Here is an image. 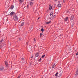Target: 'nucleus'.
Listing matches in <instances>:
<instances>
[{
	"instance_id": "nucleus-1",
	"label": "nucleus",
	"mask_w": 78,
	"mask_h": 78,
	"mask_svg": "<svg viewBox=\"0 0 78 78\" xmlns=\"http://www.w3.org/2000/svg\"><path fill=\"white\" fill-rule=\"evenodd\" d=\"M13 18L14 20L16 21H17V20H18V18L17 17V15L15 14L13 15Z\"/></svg>"
},
{
	"instance_id": "nucleus-2",
	"label": "nucleus",
	"mask_w": 78,
	"mask_h": 78,
	"mask_svg": "<svg viewBox=\"0 0 78 78\" xmlns=\"http://www.w3.org/2000/svg\"><path fill=\"white\" fill-rule=\"evenodd\" d=\"M19 3L20 5H21V4L23 2V0H19Z\"/></svg>"
},
{
	"instance_id": "nucleus-3",
	"label": "nucleus",
	"mask_w": 78,
	"mask_h": 78,
	"mask_svg": "<svg viewBox=\"0 0 78 78\" xmlns=\"http://www.w3.org/2000/svg\"><path fill=\"white\" fill-rule=\"evenodd\" d=\"M4 69V67L3 66H0V71H3Z\"/></svg>"
},
{
	"instance_id": "nucleus-4",
	"label": "nucleus",
	"mask_w": 78,
	"mask_h": 78,
	"mask_svg": "<svg viewBox=\"0 0 78 78\" xmlns=\"http://www.w3.org/2000/svg\"><path fill=\"white\" fill-rule=\"evenodd\" d=\"M15 14V12H12L9 14V15L13 16V15H14V14Z\"/></svg>"
},
{
	"instance_id": "nucleus-5",
	"label": "nucleus",
	"mask_w": 78,
	"mask_h": 78,
	"mask_svg": "<svg viewBox=\"0 0 78 78\" xmlns=\"http://www.w3.org/2000/svg\"><path fill=\"white\" fill-rule=\"evenodd\" d=\"M55 67H56V65L55 63H53L52 66V68H55Z\"/></svg>"
},
{
	"instance_id": "nucleus-6",
	"label": "nucleus",
	"mask_w": 78,
	"mask_h": 78,
	"mask_svg": "<svg viewBox=\"0 0 78 78\" xmlns=\"http://www.w3.org/2000/svg\"><path fill=\"white\" fill-rule=\"evenodd\" d=\"M69 19V17H66V18L64 19V20L65 21H67V20Z\"/></svg>"
},
{
	"instance_id": "nucleus-7",
	"label": "nucleus",
	"mask_w": 78,
	"mask_h": 78,
	"mask_svg": "<svg viewBox=\"0 0 78 78\" xmlns=\"http://www.w3.org/2000/svg\"><path fill=\"white\" fill-rule=\"evenodd\" d=\"M33 4H34L33 2H31L30 3V6H33Z\"/></svg>"
},
{
	"instance_id": "nucleus-8",
	"label": "nucleus",
	"mask_w": 78,
	"mask_h": 78,
	"mask_svg": "<svg viewBox=\"0 0 78 78\" xmlns=\"http://www.w3.org/2000/svg\"><path fill=\"white\" fill-rule=\"evenodd\" d=\"M74 18V17L73 16H72L71 17L70 20H73Z\"/></svg>"
},
{
	"instance_id": "nucleus-9",
	"label": "nucleus",
	"mask_w": 78,
	"mask_h": 78,
	"mask_svg": "<svg viewBox=\"0 0 78 78\" xmlns=\"http://www.w3.org/2000/svg\"><path fill=\"white\" fill-rule=\"evenodd\" d=\"M39 54L36 53L35 54V56L36 57H38L39 56Z\"/></svg>"
},
{
	"instance_id": "nucleus-10",
	"label": "nucleus",
	"mask_w": 78,
	"mask_h": 78,
	"mask_svg": "<svg viewBox=\"0 0 78 78\" xmlns=\"http://www.w3.org/2000/svg\"><path fill=\"white\" fill-rule=\"evenodd\" d=\"M13 8H14V5H11L10 8V9H13Z\"/></svg>"
},
{
	"instance_id": "nucleus-11",
	"label": "nucleus",
	"mask_w": 78,
	"mask_h": 78,
	"mask_svg": "<svg viewBox=\"0 0 78 78\" xmlns=\"http://www.w3.org/2000/svg\"><path fill=\"white\" fill-rule=\"evenodd\" d=\"M5 64L6 65V66H7L8 63V62H7L5 61Z\"/></svg>"
},
{
	"instance_id": "nucleus-12",
	"label": "nucleus",
	"mask_w": 78,
	"mask_h": 78,
	"mask_svg": "<svg viewBox=\"0 0 78 78\" xmlns=\"http://www.w3.org/2000/svg\"><path fill=\"white\" fill-rule=\"evenodd\" d=\"M52 8H53V7H52V6L49 7V10H51V9H52Z\"/></svg>"
},
{
	"instance_id": "nucleus-13",
	"label": "nucleus",
	"mask_w": 78,
	"mask_h": 78,
	"mask_svg": "<svg viewBox=\"0 0 78 78\" xmlns=\"http://www.w3.org/2000/svg\"><path fill=\"white\" fill-rule=\"evenodd\" d=\"M24 24H25V23L24 22H23L22 23L21 26H22V27L23 26V25H24Z\"/></svg>"
},
{
	"instance_id": "nucleus-14",
	"label": "nucleus",
	"mask_w": 78,
	"mask_h": 78,
	"mask_svg": "<svg viewBox=\"0 0 78 78\" xmlns=\"http://www.w3.org/2000/svg\"><path fill=\"white\" fill-rule=\"evenodd\" d=\"M78 75V69L76 71V76H77Z\"/></svg>"
},
{
	"instance_id": "nucleus-15",
	"label": "nucleus",
	"mask_w": 78,
	"mask_h": 78,
	"mask_svg": "<svg viewBox=\"0 0 78 78\" xmlns=\"http://www.w3.org/2000/svg\"><path fill=\"white\" fill-rule=\"evenodd\" d=\"M58 7H60L61 6V4H59L58 5Z\"/></svg>"
},
{
	"instance_id": "nucleus-16",
	"label": "nucleus",
	"mask_w": 78,
	"mask_h": 78,
	"mask_svg": "<svg viewBox=\"0 0 78 78\" xmlns=\"http://www.w3.org/2000/svg\"><path fill=\"white\" fill-rule=\"evenodd\" d=\"M51 23V21L46 22V24H49V23Z\"/></svg>"
},
{
	"instance_id": "nucleus-17",
	"label": "nucleus",
	"mask_w": 78,
	"mask_h": 78,
	"mask_svg": "<svg viewBox=\"0 0 78 78\" xmlns=\"http://www.w3.org/2000/svg\"><path fill=\"white\" fill-rule=\"evenodd\" d=\"M50 16L51 17H52L53 16V13H51Z\"/></svg>"
},
{
	"instance_id": "nucleus-18",
	"label": "nucleus",
	"mask_w": 78,
	"mask_h": 78,
	"mask_svg": "<svg viewBox=\"0 0 78 78\" xmlns=\"http://www.w3.org/2000/svg\"><path fill=\"white\" fill-rule=\"evenodd\" d=\"M58 72H57V73H56V74H55V76H56V77L58 76Z\"/></svg>"
},
{
	"instance_id": "nucleus-19",
	"label": "nucleus",
	"mask_w": 78,
	"mask_h": 78,
	"mask_svg": "<svg viewBox=\"0 0 78 78\" xmlns=\"http://www.w3.org/2000/svg\"><path fill=\"white\" fill-rule=\"evenodd\" d=\"M2 47H3V46H2V44L0 45V49H1V48H2Z\"/></svg>"
},
{
	"instance_id": "nucleus-20",
	"label": "nucleus",
	"mask_w": 78,
	"mask_h": 78,
	"mask_svg": "<svg viewBox=\"0 0 78 78\" xmlns=\"http://www.w3.org/2000/svg\"><path fill=\"white\" fill-rule=\"evenodd\" d=\"M41 31L42 32V33H43V32H44V29L42 28V29H41Z\"/></svg>"
},
{
	"instance_id": "nucleus-21",
	"label": "nucleus",
	"mask_w": 78,
	"mask_h": 78,
	"mask_svg": "<svg viewBox=\"0 0 78 78\" xmlns=\"http://www.w3.org/2000/svg\"><path fill=\"white\" fill-rule=\"evenodd\" d=\"M62 73H60L59 74V75L60 76H62Z\"/></svg>"
},
{
	"instance_id": "nucleus-22",
	"label": "nucleus",
	"mask_w": 78,
	"mask_h": 78,
	"mask_svg": "<svg viewBox=\"0 0 78 78\" xmlns=\"http://www.w3.org/2000/svg\"><path fill=\"white\" fill-rule=\"evenodd\" d=\"M45 55H43L42 56V58H44V57H45Z\"/></svg>"
},
{
	"instance_id": "nucleus-23",
	"label": "nucleus",
	"mask_w": 78,
	"mask_h": 78,
	"mask_svg": "<svg viewBox=\"0 0 78 78\" xmlns=\"http://www.w3.org/2000/svg\"><path fill=\"white\" fill-rule=\"evenodd\" d=\"M40 37H41V36H42V33H40Z\"/></svg>"
},
{
	"instance_id": "nucleus-24",
	"label": "nucleus",
	"mask_w": 78,
	"mask_h": 78,
	"mask_svg": "<svg viewBox=\"0 0 78 78\" xmlns=\"http://www.w3.org/2000/svg\"><path fill=\"white\" fill-rule=\"evenodd\" d=\"M3 39H2L1 41H0V42H3Z\"/></svg>"
},
{
	"instance_id": "nucleus-25",
	"label": "nucleus",
	"mask_w": 78,
	"mask_h": 78,
	"mask_svg": "<svg viewBox=\"0 0 78 78\" xmlns=\"http://www.w3.org/2000/svg\"><path fill=\"white\" fill-rule=\"evenodd\" d=\"M63 3H65L66 2V0H63Z\"/></svg>"
},
{
	"instance_id": "nucleus-26",
	"label": "nucleus",
	"mask_w": 78,
	"mask_h": 78,
	"mask_svg": "<svg viewBox=\"0 0 78 78\" xmlns=\"http://www.w3.org/2000/svg\"><path fill=\"white\" fill-rule=\"evenodd\" d=\"M34 42H36V39L35 38L34 39Z\"/></svg>"
},
{
	"instance_id": "nucleus-27",
	"label": "nucleus",
	"mask_w": 78,
	"mask_h": 78,
	"mask_svg": "<svg viewBox=\"0 0 78 78\" xmlns=\"http://www.w3.org/2000/svg\"><path fill=\"white\" fill-rule=\"evenodd\" d=\"M27 8H29V5H27Z\"/></svg>"
},
{
	"instance_id": "nucleus-28",
	"label": "nucleus",
	"mask_w": 78,
	"mask_h": 78,
	"mask_svg": "<svg viewBox=\"0 0 78 78\" xmlns=\"http://www.w3.org/2000/svg\"><path fill=\"white\" fill-rule=\"evenodd\" d=\"M49 11V9L48 10H47V12H48Z\"/></svg>"
},
{
	"instance_id": "nucleus-29",
	"label": "nucleus",
	"mask_w": 78,
	"mask_h": 78,
	"mask_svg": "<svg viewBox=\"0 0 78 78\" xmlns=\"http://www.w3.org/2000/svg\"><path fill=\"white\" fill-rule=\"evenodd\" d=\"M66 13H69V11H67V12H66Z\"/></svg>"
},
{
	"instance_id": "nucleus-30",
	"label": "nucleus",
	"mask_w": 78,
	"mask_h": 78,
	"mask_svg": "<svg viewBox=\"0 0 78 78\" xmlns=\"http://www.w3.org/2000/svg\"><path fill=\"white\" fill-rule=\"evenodd\" d=\"M78 55V52H77L76 53V55Z\"/></svg>"
},
{
	"instance_id": "nucleus-31",
	"label": "nucleus",
	"mask_w": 78,
	"mask_h": 78,
	"mask_svg": "<svg viewBox=\"0 0 78 78\" xmlns=\"http://www.w3.org/2000/svg\"><path fill=\"white\" fill-rule=\"evenodd\" d=\"M39 61H41V58H40Z\"/></svg>"
},
{
	"instance_id": "nucleus-32",
	"label": "nucleus",
	"mask_w": 78,
	"mask_h": 78,
	"mask_svg": "<svg viewBox=\"0 0 78 78\" xmlns=\"http://www.w3.org/2000/svg\"><path fill=\"white\" fill-rule=\"evenodd\" d=\"M23 59H24L23 58H22V60H23Z\"/></svg>"
},
{
	"instance_id": "nucleus-33",
	"label": "nucleus",
	"mask_w": 78,
	"mask_h": 78,
	"mask_svg": "<svg viewBox=\"0 0 78 78\" xmlns=\"http://www.w3.org/2000/svg\"><path fill=\"white\" fill-rule=\"evenodd\" d=\"M50 6H51V5H49V7H50Z\"/></svg>"
},
{
	"instance_id": "nucleus-34",
	"label": "nucleus",
	"mask_w": 78,
	"mask_h": 78,
	"mask_svg": "<svg viewBox=\"0 0 78 78\" xmlns=\"http://www.w3.org/2000/svg\"><path fill=\"white\" fill-rule=\"evenodd\" d=\"M40 19V17H39L38 18V19Z\"/></svg>"
},
{
	"instance_id": "nucleus-35",
	"label": "nucleus",
	"mask_w": 78,
	"mask_h": 78,
	"mask_svg": "<svg viewBox=\"0 0 78 78\" xmlns=\"http://www.w3.org/2000/svg\"><path fill=\"white\" fill-rule=\"evenodd\" d=\"M27 44H28V42H27V43L26 44H27Z\"/></svg>"
},
{
	"instance_id": "nucleus-36",
	"label": "nucleus",
	"mask_w": 78,
	"mask_h": 78,
	"mask_svg": "<svg viewBox=\"0 0 78 78\" xmlns=\"http://www.w3.org/2000/svg\"><path fill=\"white\" fill-rule=\"evenodd\" d=\"M58 0H55V1H57Z\"/></svg>"
},
{
	"instance_id": "nucleus-37",
	"label": "nucleus",
	"mask_w": 78,
	"mask_h": 78,
	"mask_svg": "<svg viewBox=\"0 0 78 78\" xmlns=\"http://www.w3.org/2000/svg\"><path fill=\"white\" fill-rule=\"evenodd\" d=\"M31 58H33V56H32Z\"/></svg>"
},
{
	"instance_id": "nucleus-38",
	"label": "nucleus",
	"mask_w": 78,
	"mask_h": 78,
	"mask_svg": "<svg viewBox=\"0 0 78 78\" xmlns=\"http://www.w3.org/2000/svg\"><path fill=\"white\" fill-rule=\"evenodd\" d=\"M60 36H61V35H60Z\"/></svg>"
}]
</instances>
